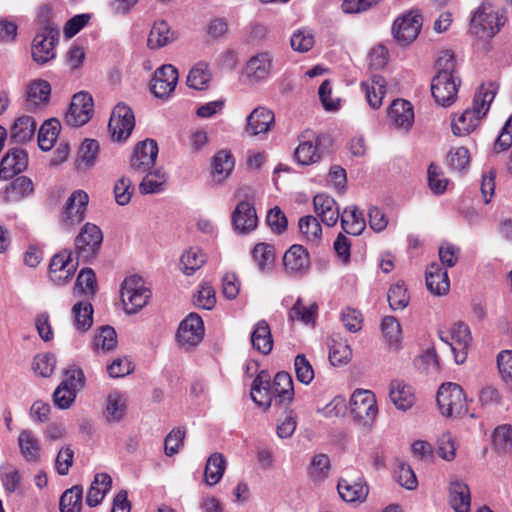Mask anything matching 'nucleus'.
I'll list each match as a JSON object with an SVG mask.
<instances>
[{
    "label": "nucleus",
    "mask_w": 512,
    "mask_h": 512,
    "mask_svg": "<svg viewBox=\"0 0 512 512\" xmlns=\"http://www.w3.org/2000/svg\"><path fill=\"white\" fill-rule=\"evenodd\" d=\"M497 89L494 82L483 83L479 87L474 95L472 107L452 119L451 128L454 135H468L478 127L481 119L488 113Z\"/></svg>",
    "instance_id": "1"
},
{
    "label": "nucleus",
    "mask_w": 512,
    "mask_h": 512,
    "mask_svg": "<svg viewBox=\"0 0 512 512\" xmlns=\"http://www.w3.org/2000/svg\"><path fill=\"white\" fill-rule=\"evenodd\" d=\"M506 22L505 11L490 2H483L472 13L469 33L479 40L493 38Z\"/></svg>",
    "instance_id": "2"
},
{
    "label": "nucleus",
    "mask_w": 512,
    "mask_h": 512,
    "mask_svg": "<svg viewBox=\"0 0 512 512\" xmlns=\"http://www.w3.org/2000/svg\"><path fill=\"white\" fill-rule=\"evenodd\" d=\"M121 300L128 314H135L145 307L151 297V291L143 279L137 275L126 277L121 285Z\"/></svg>",
    "instance_id": "3"
},
{
    "label": "nucleus",
    "mask_w": 512,
    "mask_h": 512,
    "mask_svg": "<svg viewBox=\"0 0 512 512\" xmlns=\"http://www.w3.org/2000/svg\"><path fill=\"white\" fill-rule=\"evenodd\" d=\"M437 404L445 417H458L467 410L463 389L456 383H444L437 392Z\"/></svg>",
    "instance_id": "4"
},
{
    "label": "nucleus",
    "mask_w": 512,
    "mask_h": 512,
    "mask_svg": "<svg viewBox=\"0 0 512 512\" xmlns=\"http://www.w3.org/2000/svg\"><path fill=\"white\" fill-rule=\"evenodd\" d=\"M441 341L448 344L457 364L466 361L471 343V333L464 323H455L450 328L439 331Z\"/></svg>",
    "instance_id": "5"
},
{
    "label": "nucleus",
    "mask_w": 512,
    "mask_h": 512,
    "mask_svg": "<svg viewBox=\"0 0 512 512\" xmlns=\"http://www.w3.org/2000/svg\"><path fill=\"white\" fill-rule=\"evenodd\" d=\"M59 29L53 23H46L35 35L32 43V57L38 64H45L55 57V44Z\"/></svg>",
    "instance_id": "6"
},
{
    "label": "nucleus",
    "mask_w": 512,
    "mask_h": 512,
    "mask_svg": "<svg viewBox=\"0 0 512 512\" xmlns=\"http://www.w3.org/2000/svg\"><path fill=\"white\" fill-rule=\"evenodd\" d=\"M350 410L362 426H371L378 414L376 397L370 390L357 389L350 398Z\"/></svg>",
    "instance_id": "7"
},
{
    "label": "nucleus",
    "mask_w": 512,
    "mask_h": 512,
    "mask_svg": "<svg viewBox=\"0 0 512 512\" xmlns=\"http://www.w3.org/2000/svg\"><path fill=\"white\" fill-rule=\"evenodd\" d=\"M135 127L132 109L124 103L117 104L111 114L108 130L114 142L126 141Z\"/></svg>",
    "instance_id": "8"
},
{
    "label": "nucleus",
    "mask_w": 512,
    "mask_h": 512,
    "mask_svg": "<svg viewBox=\"0 0 512 512\" xmlns=\"http://www.w3.org/2000/svg\"><path fill=\"white\" fill-rule=\"evenodd\" d=\"M461 81L455 74L437 73L432 79L431 92L436 103L443 107L451 106L457 99Z\"/></svg>",
    "instance_id": "9"
},
{
    "label": "nucleus",
    "mask_w": 512,
    "mask_h": 512,
    "mask_svg": "<svg viewBox=\"0 0 512 512\" xmlns=\"http://www.w3.org/2000/svg\"><path fill=\"white\" fill-rule=\"evenodd\" d=\"M273 66V57L269 52H259L247 61L243 77L248 85H258L266 82L270 76Z\"/></svg>",
    "instance_id": "10"
},
{
    "label": "nucleus",
    "mask_w": 512,
    "mask_h": 512,
    "mask_svg": "<svg viewBox=\"0 0 512 512\" xmlns=\"http://www.w3.org/2000/svg\"><path fill=\"white\" fill-rule=\"evenodd\" d=\"M103 241V234L98 226L86 223L75 239L78 258L89 261L95 257Z\"/></svg>",
    "instance_id": "11"
},
{
    "label": "nucleus",
    "mask_w": 512,
    "mask_h": 512,
    "mask_svg": "<svg viewBox=\"0 0 512 512\" xmlns=\"http://www.w3.org/2000/svg\"><path fill=\"white\" fill-rule=\"evenodd\" d=\"M423 24L422 16L418 11L412 10L399 16L393 24L392 33L402 45L413 42L420 33Z\"/></svg>",
    "instance_id": "12"
},
{
    "label": "nucleus",
    "mask_w": 512,
    "mask_h": 512,
    "mask_svg": "<svg viewBox=\"0 0 512 512\" xmlns=\"http://www.w3.org/2000/svg\"><path fill=\"white\" fill-rule=\"evenodd\" d=\"M93 112L94 103L91 95L87 92H79L72 98L65 121L70 126L80 127L91 119Z\"/></svg>",
    "instance_id": "13"
},
{
    "label": "nucleus",
    "mask_w": 512,
    "mask_h": 512,
    "mask_svg": "<svg viewBox=\"0 0 512 512\" xmlns=\"http://www.w3.org/2000/svg\"><path fill=\"white\" fill-rule=\"evenodd\" d=\"M204 337V325L196 313L189 314L180 322L176 338L180 346L188 349L198 345Z\"/></svg>",
    "instance_id": "14"
},
{
    "label": "nucleus",
    "mask_w": 512,
    "mask_h": 512,
    "mask_svg": "<svg viewBox=\"0 0 512 512\" xmlns=\"http://www.w3.org/2000/svg\"><path fill=\"white\" fill-rule=\"evenodd\" d=\"M158 146L155 140L146 139L139 142L130 159V167L140 174L148 172L155 164Z\"/></svg>",
    "instance_id": "15"
},
{
    "label": "nucleus",
    "mask_w": 512,
    "mask_h": 512,
    "mask_svg": "<svg viewBox=\"0 0 512 512\" xmlns=\"http://www.w3.org/2000/svg\"><path fill=\"white\" fill-rule=\"evenodd\" d=\"M71 256V251L63 250L52 257L49 277L54 284L64 285L74 275L78 263H74Z\"/></svg>",
    "instance_id": "16"
},
{
    "label": "nucleus",
    "mask_w": 512,
    "mask_h": 512,
    "mask_svg": "<svg viewBox=\"0 0 512 512\" xmlns=\"http://www.w3.org/2000/svg\"><path fill=\"white\" fill-rule=\"evenodd\" d=\"M274 123V112L266 107L259 106L247 116L244 133L251 137L267 134Z\"/></svg>",
    "instance_id": "17"
},
{
    "label": "nucleus",
    "mask_w": 512,
    "mask_h": 512,
    "mask_svg": "<svg viewBox=\"0 0 512 512\" xmlns=\"http://www.w3.org/2000/svg\"><path fill=\"white\" fill-rule=\"evenodd\" d=\"M178 82L177 69L170 64L158 68L151 82V91L158 98L169 96Z\"/></svg>",
    "instance_id": "18"
},
{
    "label": "nucleus",
    "mask_w": 512,
    "mask_h": 512,
    "mask_svg": "<svg viewBox=\"0 0 512 512\" xmlns=\"http://www.w3.org/2000/svg\"><path fill=\"white\" fill-rule=\"evenodd\" d=\"M232 225L240 234H248L257 227L258 217L255 207L247 200H241L232 212Z\"/></svg>",
    "instance_id": "19"
},
{
    "label": "nucleus",
    "mask_w": 512,
    "mask_h": 512,
    "mask_svg": "<svg viewBox=\"0 0 512 512\" xmlns=\"http://www.w3.org/2000/svg\"><path fill=\"white\" fill-rule=\"evenodd\" d=\"M88 202L89 197L85 191H74L65 203L62 213L63 222L66 225H75L80 223L85 217Z\"/></svg>",
    "instance_id": "20"
},
{
    "label": "nucleus",
    "mask_w": 512,
    "mask_h": 512,
    "mask_svg": "<svg viewBox=\"0 0 512 512\" xmlns=\"http://www.w3.org/2000/svg\"><path fill=\"white\" fill-rule=\"evenodd\" d=\"M17 446L25 462L36 464L40 461L42 455L41 440L31 429L20 430L17 437Z\"/></svg>",
    "instance_id": "21"
},
{
    "label": "nucleus",
    "mask_w": 512,
    "mask_h": 512,
    "mask_svg": "<svg viewBox=\"0 0 512 512\" xmlns=\"http://www.w3.org/2000/svg\"><path fill=\"white\" fill-rule=\"evenodd\" d=\"M389 399L397 410L404 412L411 409L416 402L413 387L401 379H393L390 382Z\"/></svg>",
    "instance_id": "22"
},
{
    "label": "nucleus",
    "mask_w": 512,
    "mask_h": 512,
    "mask_svg": "<svg viewBox=\"0 0 512 512\" xmlns=\"http://www.w3.org/2000/svg\"><path fill=\"white\" fill-rule=\"evenodd\" d=\"M313 206L315 214L326 226L336 225L340 217V209L335 199L325 193L314 196Z\"/></svg>",
    "instance_id": "23"
},
{
    "label": "nucleus",
    "mask_w": 512,
    "mask_h": 512,
    "mask_svg": "<svg viewBox=\"0 0 512 512\" xmlns=\"http://www.w3.org/2000/svg\"><path fill=\"white\" fill-rule=\"evenodd\" d=\"M388 118L396 129L408 131L414 122L412 104L404 99L394 100L389 108Z\"/></svg>",
    "instance_id": "24"
},
{
    "label": "nucleus",
    "mask_w": 512,
    "mask_h": 512,
    "mask_svg": "<svg viewBox=\"0 0 512 512\" xmlns=\"http://www.w3.org/2000/svg\"><path fill=\"white\" fill-rule=\"evenodd\" d=\"M250 396L254 403L264 410H267L272 405L274 397L271 388V378L267 372L261 371L253 380Z\"/></svg>",
    "instance_id": "25"
},
{
    "label": "nucleus",
    "mask_w": 512,
    "mask_h": 512,
    "mask_svg": "<svg viewBox=\"0 0 512 512\" xmlns=\"http://www.w3.org/2000/svg\"><path fill=\"white\" fill-rule=\"evenodd\" d=\"M27 166V155L23 149H11L0 162V179L8 180L21 173Z\"/></svg>",
    "instance_id": "26"
},
{
    "label": "nucleus",
    "mask_w": 512,
    "mask_h": 512,
    "mask_svg": "<svg viewBox=\"0 0 512 512\" xmlns=\"http://www.w3.org/2000/svg\"><path fill=\"white\" fill-rule=\"evenodd\" d=\"M285 271L290 275H302L309 268V256L301 245H292L284 254Z\"/></svg>",
    "instance_id": "27"
},
{
    "label": "nucleus",
    "mask_w": 512,
    "mask_h": 512,
    "mask_svg": "<svg viewBox=\"0 0 512 512\" xmlns=\"http://www.w3.org/2000/svg\"><path fill=\"white\" fill-rule=\"evenodd\" d=\"M427 289L434 295L446 294L450 288L447 271L439 263H431L425 273Z\"/></svg>",
    "instance_id": "28"
},
{
    "label": "nucleus",
    "mask_w": 512,
    "mask_h": 512,
    "mask_svg": "<svg viewBox=\"0 0 512 512\" xmlns=\"http://www.w3.org/2000/svg\"><path fill=\"white\" fill-rule=\"evenodd\" d=\"M361 89L365 93L368 105L378 109L386 94V81L380 75H372L369 79L361 82Z\"/></svg>",
    "instance_id": "29"
},
{
    "label": "nucleus",
    "mask_w": 512,
    "mask_h": 512,
    "mask_svg": "<svg viewBox=\"0 0 512 512\" xmlns=\"http://www.w3.org/2000/svg\"><path fill=\"white\" fill-rule=\"evenodd\" d=\"M112 486V478L109 474L101 472L94 476V479L86 495V504L89 507L98 506L109 492Z\"/></svg>",
    "instance_id": "30"
},
{
    "label": "nucleus",
    "mask_w": 512,
    "mask_h": 512,
    "mask_svg": "<svg viewBox=\"0 0 512 512\" xmlns=\"http://www.w3.org/2000/svg\"><path fill=\"white\" fill-rule=\"evenodd\" d=\"M274 400L279 403H290L294 397L293 380L289 373L278 372L271 382Z\"/></svg>",
    "instance_id": "31"
},
{
    "label": "nucleus",
    "mask_w": 512,
    "mask_h": 512,
    "mask_svg": "<svg viewBox=\"0 0 512 512\" xmlns=\"http://www.w3.org/2000/svg\"><path fill=\"white\" fill-rule=\"evenodd\" d=\"M175 40L174 32L164 20L155 21L147 39V47L149 49L162 48Z\"/></svg>",
    "instance_id": "32"
},
{
    "label": "nucleus",
    "mask_w": 512,
    "mask_h": 512,
    "mask_svg": "<svg viewBox=\"0 0 512 512\" xmlns=\"http://www.w3.org/2000/svg\"><path fill=\"white\" fill-rule=\"evenodd\" d=\"M321 139L315 137L314 139L300 140L299 145L294 151V159L300 165H310L318 162L321 159V153L318 145Z\"/></svg>",
    "instance_id": "33"
},
{
    "label": "nucleus",
    "mask_w": 512,
    "mask_h": 512,
    "mask_svg": "<svg viewBox=\"0 0 512 512\" xmlns=\"http://www.w3.org/2000/svg\"><path fill=\"white\" fill-rule=\"evenodd\" d=\"M449 501L455 512H469L471 496L468 485L460 480L452 481Z\"/></svg>",
    "instance_id": "34"
},
{
    "label": "nucleus",
    "mask_w": 512,
    "mask_h": 512,
    "mask_svg": "<svg viewBox=\"0 0 512 512\" xmlns=\"http://www.w3.org/2000/svg\"><path fill=\"white\" fill-rule=\"evenodd\" d=\"M251 344L258 352L267 355L273 348L271 330L265 320L258 321L251 332Z\"/></svg>",
    "instance_id": "35"
},
{
    "label": "nucleus",
    "mask_w": 512,
    "mask_h": 512,
    "mask_svg": "<svg viewBox=\"0 0 512 512\" xmlns=\"http://www.w3.org/2000/svg\"><path fill=\"white\" fill-rule=\"evenodd\" d=\"M127 398L119 391L108 394L104 416L108 422H119L126 414Z\"/></svg>",
    "instance_id": "36"
},
{
    "label": "nucleus",
    "mask_w": 512,
    "mask_h": 512,
    "mask_svg": "<svg viewBox=\"0 0 512 512\" xmlns=\"http://www.w3.org/2000/svg\"><path fill=\"white\" fill-rule=\"evenodd\" d=\"M33 182L26 176L16 178L8 185L3 193V200L6 203L18 202L32 194Z\"/></svg>",
    "instance_id": "37"
},
{
    "label": "nucleus",
    "mask_w": 512,
    "mask_h": 512,
    "mask_svg": "<svg viewBox=\"0 0 512 512\" xmlns=\"http://www.w3.org/2000/svg\"><path fill=\"white\" fill-rule=\"evenodd\" d=\"M36 130V122L30 116L18 117L10 128V138L16 143L30 141Z\"/></svg>",
    "instance_id": "38"
},
{
    "label": "nucleus",
    "mask_w": 512,
    "mask_h": 512,
    "mask_svg": "<svg viewBox=\"0 0 512 512\" xmlns=\"http://www.w3.org/2000/svg\"><path fill=\"white\" fill-rule=\"evenodd\" d=\"M329 360L333 366L347 364L352 357V349L346 340L332 336L328 342Z\"/></svg>",
    "instance_id": "39"
},
{
    "label": "nucleus",
    "mask_w": 512,
    "mask_h": 512,
    "mask_svg": "<svg viewBox=\"0 0 512 512\" xmlns=\"http://www.w3.org/2000/svg\"><path fill=\"white\" fill-rule=\"evenodd\" d=\"M341 226L350 235H360L366 227L363 212L356 207L346 208L341 215Z\"/></svg>",
    "instance_id": "40"
},
{
    "label": "nucleus",
    "mask_w": 512,
    "mask_h": 512,
    "mask_svg": "<svg viewBox=\"0 0 512 512\" xmlns=\"http://www.w3.org/2000/svg\"><path fill=\"white\" fill-rule=\"evenodd\" d=\"M298 228L301 239L311 243L317 244L322 238V227L318 219L312 215H306L299 219Z\"/></svg>",
    "instance_id": "41"
},
{
    "label": "nucleus",
    "mask_w": 512,
    "mask_h": 512,
    "mask_svg": "<svg viewBox=\"0 0 512 512\" xmlns=\"http://www.w3.org/2000/svg\"><path fill=\"white\" fill-rule=\"evenodd\" d=\"M383 336L393 350H399L402 343V330L399 321L394 316H385L381 323Z\"/></svg>",
    "instance_id": "42"
},
{
    "label": "nucleus",
    "mask_w": 512,
    "mask_h": 512,
    "mask_svg": "<svg viewBox=\"0 0 512 512\" xmlns=\"http://www.w3.org/2000/svg\"><path fill=\"white\" fill-rule=\"evenodd\" d=\"M74 327L80 331H87L93 323V307L88 301H79L72 308Z\"/></svg>",
    "instance_id": "43"
},
{
    "label": "nucleus",
    "mask_w": 512,
    "mask_h": 512,
    "mask_svg": "<svg viewBox=\"0 0 512 512\" xmlns=\"http://www.w3.org/2000/svg\"><path fill=\"white\" fill-rule=\"evenodd\" d=\"M340 497L346 502L363 501L368 495L366 485L361 482H349L340 479L337 485Z\"/></svg>",
    "instance_id": "44"
},
{
    "label": "nucleus",
    "mask_w": 512,
    "mask_h": 512,
    "mask_svg": "<svg viewBox=\"0 0 512 512\" xmlns=\"http://www.w3.org/2000/svg\"><path fill=\"white\" fill-rule=\"evenodd\" d=\"M206 260V255L200 248L191 247L181 256V270L185 275H192L205 264Z\"/></svg>",
    "instance_id": "45"
},
{
    "label": "nucleus",
    "mask_w": 512,
    "mask_h": 512,
    "mask_svg": "<svg viewBox=\"0 0 512 512\" xmlns=\"http://www.w3.org/2000/svg\"><path fill=\"white\" fill-rule=\"evenodd\" d=\"M226 470V460L220 453L212 454L206 463L205 481L209 486L216 485Z\"/></svg>",
    "instance_id": "46"
},
{
    "label": "nucleus",
    "mask_w": 512,
    "mask_h": 512,
    "mask_svg": "<svg viewBox=\"0 0 512 512\" xmlns=\"http://www.w3.org/2000/svg\"><path fill=\"white\" fill-rule=\"evenodd\" d=\"M96 275L91 268H84L77 276L73 293L75 296H93L96 293Z\"/></svg>",
    "instance_id": "47"
},
{
    "label": "nucleus",
    "mask_w": 512,
    "mask_h": 512,
    "mask_svg": "<svg viewBox=\"0 0 512 512\" xmlns=\"http://www.w3.org/2000/svg\"><path fill=\"white\" fill-rule=\"evenodd\" d=\"M252 258L261 273H268L272 270L274 265V249L271 245L259 243L252 251Z\"/></svg>",
    "instance_id": "48"
},
{
    "label": "nucleus",
    "mask_w": 512,
    "mask_h": 512,
    "mask_svg": "<svg viewBox=\"0 0 512 512\" xmlns=\"http://www.w3.org/2000/svg\"><path fill=\"white\" fill-rule=\"evenodd\" d=\"M146 173L139 185L140 192L142 194H156L162 192L165 189L167 181L166 173L161 169Z\"/></svg>",
    "instance_id": "49"
},
{
    "label": "nucleus",
    "mask_w": 512,
    "mask_h": 512,
    "mask_svg": "<svg viewBox=\"0 0 512 512\" xmlns=\"http://www.w3.org/2000/svg\"><path fill=\"white\" fill-rule=\"evenodd\" d=\"M211 80V72L208 64L199 62L191 68L187 76V85L195 90H203L208 87Z\"/></svg>",
    "instance_id": "50"
},
{
    "label": "nucleus",
    "mask_w": 512,
    "mask_h": 512,
    "mask_svg": "<svg viewBox=\"0 0 512 512\" xmlns=\"http://www.w3.org/2000/svg\"><path fill=\"white\" fill-rule=\"evenodd\" d=\"M60 131V123L57 120L46 121L38 132V145L43 151L53 148Z\"/></svg>",
    "instance_id": "51"
},
{
    "label": "nucleus",
    "mask_w": 512,
    "mask_h": 512,
    "mask_svg": "<svg viewBox=\"0 0 512 512\" xmlns=\"http://www.w3.org/2000/svg\"><path fill=\"white\" fill-rule=\"evenodd\" d=\"M83 489L73 486L67 489L60 497L59 508L61 512H80L82 508Z\"/></svg>",
    "instance_id": "52"
},
{
    "label": "nucleus",
    "mask_w": 512,
    "mask_h": 512,
    "mask_svg": "<svg viewBox=\"0 0 512 512\" xmlns=\"http://www.w3.org/2000/svg\"><path fill=\"white\" fill-rule=\"evenodd\" d=\"M234 168V159L231 153L221 150L214 156L213 172L218 177V181H222L229 176Z\"/></svg>",
    "instance_id": "53"
},
{
    "label": "nucleus",
    "mask_w": 512,
    "mask_h": 512,
    "mask_svg": "<svg viewBox=\"0 0 512 512\" xmlns=\"http://www.w3.org/2000/svg\"><path fill=\"white\" fill-rule=\"evenodd\" d=\"M117 335L115 330L110 326H105L95 335L93 347L96 352H108L116 347Z\"/></svg>",
    "instance_id": "54"
},
{
    "label": "nucleus",
    "mask_w": 512,
    "mask_h": 512,
    "mask_svg": "<svg viewBox=\"0 0 512 512\" xmlns=\"http://www.w3.org/2000/svg\"><path fill=\"white\" fill-rule=\"evenodd\" d=\"M470 163V154L465 147L451 148L447 155V164L455 172L463 173Z\"/></svg>",
    "instance_id": "55"
},
{
    "label": "nucleus",
    "mask_w": 512,
    "mask_h": 512,
    "mask_svg": "<svg viewBox=\"0 0 512 512\" xmlns=\"http://www.w3.org/2000/svg\"><path fill=\"white\" fill-rule=\"evenodd\" d=\"M51 93L50 84L45 80L30 83L27 90L28 101L33 105L47 102Z\"/></svg>",
    "instance_id": "56"
},
{
    "label": "nucleus",
    "mask_w": 512,
    "mask_h": 512,
    "mask_svg": "<svg viewBox=\"0 0 512 512\" xmlns=\"http://www.w3.org/2000/svg\"><path fill=\"white\" fill-rule=\"evenodd\" d=\"M314 44V34L308 29H298L292 34L290 38V45L292 49L299 53L308 52L312 49Z\"/></svg>",
    "instance_id": "57"
},
{
    "label": "nucleus",
    "mask_w": 512,
    "mask_h": 512,
    "mask_svg": "<svg viewBox=\"0 0 512 512\" xmlns=\"http://www.w3.org/2000/svg\"><path fill=\"white\" fill-rule=\"evenodd\" d=\"M99 151V144L96 140L85 139L79 149V168H89L94 165Z\"/></svg>",
    "instance_id": "58"
},
{
    "label": "nucleus",
    "mask_w": 512,
    "mask_h": 512,
    "mask_svg": "<svg viewBox=\"0 0 512 512\" xmlns=\"http://www.w3.org/2000/svg\"><path fill=\"white\" fill-rule=\"evenodd\" d=\"M497 368L501 380L512 391V350H504L497 355Z\"/></svg>",
    "instance_id": "59"
},
{
    "label": "nucleus",
    "mask_w": 512,
    "mask_h": 512,
    "mask_svg": "<svg viewBox=\"0 0 512 512\" xmlns=\"http://www.w3.org/2000/svg\"><path fill=\"white\" fill-rule=\"evenodd\" d=\"M387 298L389 305L393 310H402L409 302L407 290L401 283H396L390 287Z\"/></svg>",
    "instance_id": "60"
},
{
    "label": "nucleus",
    "mask_w": 512,
    "mask_h": 512,
    "mask_svg": "<svg viewBox=\"0 0 512 512\" xmlns=\"http://www.w3.org/2000/svg\"><path fill=\"white\" fill-rule=\"evenodd\" d=\"M448 179L444 176L441 168L431 164L428 168V185L430 190L436 194H442L447 189Z\"/></svg>",
    "instance_id": "61"
},
{
    "label": "nucleus",
    "mask_w": 512,
    "mask_h": 512,
    "mask_svg": "<svg viewBox=\"0 0 512 512\" xmlns=\"http://www.w3.org/2000/svg\"><path fill=\"white\" fill-rule=\"evenodd\" d=\"M395 479L407 490H414L418 486L417 477L412 468L404 463L400 462L395 470Z\"/></svg>",
    "instance_id": "62"
},
{
    "label": "nucleus",
    "mask_w": 512,
    "mask_h": 512,
    "mask_svg": "<svg viewBox=\"0 0 512 512\" xmlns=\"http://www.w3.org/2000/svg\"><path fill=\"white\" fill-rule=\"evenodd\" d=\"M56 367V357L51 353L38 354L33 360V369L35 373L42 377L52 375Z\"/></svg>",
    "instance_id": "63"
},
{
    "label": "nucleus",
    "mask_w": 512,
    "mask_h": 512,
    "mask_svg": "<svg viewBox=\"0 0 512 512\" xmlns=\"http://www.w3.org/2000/svg\"><path fill=\"white\" fill-rule=\"evenodd\" d=\"M295 374L297 380L305 385H308L314 379V370L305 355L299 354L294 360Z\"/></svg>",
    "instance_id": "64"
}]
</instances>
